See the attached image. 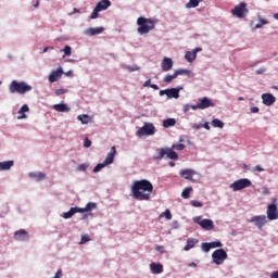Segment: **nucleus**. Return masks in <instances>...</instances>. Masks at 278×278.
<instances>
[{"instance_id":"obj_62","label":"nucleus","mask_w":278,"mask_h":278,"mask_svg":"<svg viewBox=\"0 0 278 278\" xmlns=\"http://www.w3.org/2000/svg\"><path fill=\"white\" fill-rule=\"evenodd\" d=\"M264 71H266L265 68H261V70H257L256 73L257 75H262V73H264Z\"/></svg>"},{"instance_id":"obj_46","label":"nucleus","mask_w":278,"mask_h":278,"mask_svg":"<svg viewBox=\"0 0 278 278\" xmlns=\"http://www.w3.org/2000/svg\"><path fill=\"white\" fill-rule=\"evenodd\" d=\"M126 71H129V73H134L135 71H140V67L138 65L135 66H125Z\"/></svg>"},{"instance_id":"obj_12","label":"nucleus","mask_w":278,"mask_h":278,"mask_svg":"<svg viewBox=\"0 0 278 278\" xmlns=\"http://www.w3.org/2000/svg\"><path fill=\"white\" fill-rule=\"evenodd\" d=\"M179 175L182 179H187L188 181H197V179H199V174L193 169H181Z\"/></svg>"},{"instance_id":"obj_4","label":"nucleus","mask_w":278,"mask_h":278,"mask_svg":"<svg viewBox=\"0 0 278 278\" xmlns=\"http://www.w3.org/2000/svg\"><path fill=\"white\" fill-rule=\"evenodd\" d=\"M159 155L156 160H162L163 157H168V160H179V154L173 150V148H161L157 150Z\"/></svg>"},{"instance_id":"obj_43","label":"nucleus","mask_w":278,"mask_h":278,"mask_svg":"<svg viewBox=\"0 0 278 278\" xmlns=\"http://www.w3.org/2000/svg\"><path fill=\"white\" fill-rule=\"evenodd\" d=\"M172 149H176V151H184L186 149V144L182 143H176L172 146Z\"/></svg>"},{"instance_id":"obj_19","label":"nucleus","mask_w":278,"mask_h":278,"mask_svg":"<svg viewBox=\"0 0 278 278\" xmlns=\"http://www.w3.org/2000/svg\"><path fill=\"white\" fill-rule=\"evenodd\" d=\"M262 99H263V104L267 106L273 105L275 101H277V98H275V96H273L271 93H263Z\"/></svg>"},{"instance_id":"obj_31","label":"nucleus","mask_w":278,"mask_h":278,"mask_svg":"<svg viewBox=\"0 0 278 278\" xmlns=\"http://www.w3.org/2000/svg\"><path fill=\"white\" fill-rule=\"evenodd\" d=\"M25 112H29V106L27 104H24L20 111L18 114H21V116H18L17 118H27V115H25Z\"/></svg>"},{"instance_id":"obj_44","label":"nucleus","mask_w":278,"mask_h":278,"mask_svg":"<svg viewBox=\"0 0 278 278\" xmlns=\"http://www.w3.org/2000/svg\"><path fill=\"white\" fill-rule=\"evenodd\" d=\"M90 235H84L80 239V244H86V242H90Z\"/></svg>"},{"instance_id":"obj_9","label":"nucleus","mask_w":278,"mask_h":278,"mask_svg":"<svg viewBox=\"0 0 278 278\" xmlns=\"http://www.w3.org/2000/svg\"><path fill=\"white\" fill-rule=\"evenodd\" d=\"M153 134H155V126L149 123H146L143 127L137 130L138 138H142V136H153Z\"/></svg>"},{"instance_id":"obj_50","label":"nucleus","mask_w":278,"mask_h":278,"mask_svg":"<svg viewBox=\"0 0 278 278\" xmlns=\"http://www.w3.org/2000/svg\"><path fill=\"white\" fill-rule=\"evenodd\" d=\"M78 170H81V172L88 170V165L87 164H80L78 166Z\"/></svg>"},{"instance_id":"obj_5","label":"nucleus","mask_w":278,"mask_h":278,"mask_svg":"<svg viewBox=\"0 0 278 278\" xmlns=\"http://www.w3.org/2000/svg\"><path fill=\"white\" fill-rule=\"evenodd\" d=\"M110 5H112V2L110 0H101L97 3L96 8L93 9L90 18H99V12L108 10Z\"/></svg>"},{"instance_id":"obj_1","label":"nucleus","mask_w":278,"mask_h":278,"mask_svg":"<svg viewBox=\"0 0 278 278\" xmlns=\"http://www.w3.org/2000/svg\"><path fill=\"white\" fill-rule=\"evenodd\" d=\"M153 184L147 179L136 180L131 186V197L137 201H150Z\"/></svg>"},{"instance_id":"obj_51","label":"nucleus","mask_w":278,"mask_h":278,"mask_svg":"<svg viewBox=\"0 0 278 278\" xmlns=\"http://www.w3.org/2000/svg\"><path fill=\"white\" fill-rule=\"evenodd\" d=\"M66 90L65 89H56L55 94L56 97H60L61 94H65Z\"/></svg>"},{"instance_id":"obj_32","label":"nucleus","mask_w":278,"mask_h":278,"mask_svg":"<svg viewBox=\"0 0 278 278\" xmlns=\"http://www.w3.org/2000/svg\"><path fill=\"white\" fill-rule=\"evenodd\" d=\"M77 121H80L83 125H88V123H90V116L86 114L78 115Z\"/></svg>"},{"instance_id":"obj_53","label":"nucleus","mask_w":278,"mask_h":278,"mask_svg":"<svg viewBox=\"0 0 278 278\" xmlns=\"http://www.w3.org/2000/svg\"><path fill=\"white\" fill-rule=\"evenodd\" d=\"M155 251H159L160 253H164V247L163 245H156Z\"/></svg>"},{"instance_id":"obj_11","label":"nucleus","mask_w":278,"mask_h":278,"mask_svg":"<svg viewBox=\"0 0 278 278\" xmlns=\"http://www.w3.org/2000/svg\"><path fill=\"white\" fill-rule=\"evenodd\" d=\"M277 198L273 199V203L267 206V218L269 220H277L278 218V208H277Z\"/></svg>"},{"instance_id":"obj_45","label":"nucleus","mask_w":278,"mask_h":278,"mask_svg":"<svg viewBox=\"0 0 278 278\" xmlns=\"http://www.w3.org/2000/svg\"><path fill=\"white\" fill-rule=\"evenodd\" d=\"M61 51H63L64 55H71L73 49L71 48V46H65L64 49H62Z\"/></svg>"},{"instance_id":"obj_21","label":"nucleus","mask_w":278,"mask_h":278,"mask_svg":"<svg viewBox=\"0 0 278 278\" xmlns=\"http://www.w3.org/2000/svg\"><path fill=\"white\" fill-rule=\"evenodd\" d=\"M161 68L162 71H164V73H167V71H170L173 68V59L164 58L161 63Z\"/></svg>"},{"instance_id":"obj_33","label":"nucleus","mask_w":278,"mask_h":278,"mask_svg":"<svg viewBox=\"0 0 278 278\" xmlns=\"http://www.w3.org/2000/svg\"><path fill=\"white\" fill-rule=\"evenodd\" d=\"M203 0H189V2L186 4V8L192 9V8H199V3H202Z\"/></svg>"},{"instance_id":"obj_17","label":"nucleus","mask_w":278,"mask_h":278,"mask_svg":"<svg viewBox=\"0 0 278 278\" xmlns=\"http://www.w3.org/2000/svg\"><path fill=\"white\" fill-rule=\"evenodd\" d=\"M114 157H116V146H113L110 152L106 154V157L104 160L106 166H110V164H114Z\"/></svg>"},{"instance_id":"obj_29","label":"nucleus","mask_w":278,"mask_h":278,"mask_svg":"<svg viewBox=\"0 0 278 278\" xmlns=\"http://www.w3.org/2000/svg\"><path fill=\"white\" fill-rule=\"evenodd\" d=\"M29 177L36 179V181H42V179L47 178V175H45V173H30Z\"/></svg>"},{"instance_id":"obj_30","label":"nucleus","mask_w":278,"mask_h":278,"mask_svg":"<svg viewBox=\"0 0 278 278\" xmlns=\"http://www.w3.org/2000/svg\"><path fill=\"white\" fill-rule=\"evenodd\" d=\"M175 125H177V121L175 118H167L163 121V127H165V129H168V127H175Z\"/></svg>"},{"instance_id":"obj_64","label":"nucleus","mask_w":278,"mask_h":278,"mask_svg":"<svg viewBox=\"0 0 278 278\" xmlns=\"http://www.w3.org/2000/svg\"><path fill=\"white\" fill-rule=\"evenodd\" d=\"M49 49H53V47H46L42 51V53H47V51H49Z\"/></svg>"},{"instance_id":"obj_28","label":"nucleus","mask_w":278,"mask_h":278,"mask_svg":"<svg viewBox=\"0 0 278 278\" xmlns=\"http://www.w3.org/2000/svg\"><path fill=\"white\" fill-rule=\"evenodd\" d=\"M14 166V161L0 162V170H10Z\"/></svg>"},{"instance_id":"obj_7","label":"nucleus","mask_w":278,"mask_h":278,"mask_svg":"<svg viewBox=\"0 0 278 278\" xmlns=\"http://www.w3.org/2000/svg\"><path fill=\"white\" fill-rule=\"evenodd\" d=\"M231 14L237 18H247V14H249V9H247V3L241 2L239 5H236L231 10Z\"/></svg>"},{"instance_id":"obj_35","label":"nucleus","mask_w":278,"mask_h":278,"mask_svg":"<svg viewBox=\"0 0 278 278\" xmlns=\"http://www.w3.org/2000/svg\"><path fill=\"white\" fill-rule=\"evenodd\" d=\"M264 25H268V21L264 20L258 15V23L255 25V29H262Z\"/></svg>"},{"instance_id":"obj_2","label":"nucleus","mask_w":278,"mask_h":278,"mask_svg":"<svg viewBox=\"0 0 278 278\" xmlns=\"http://www.w3.org/2000/svg\"><path fill=\"white\" fill-rule=\"evenodd\" d=\"M155 23H157V21L153 20V18H147V17H138L137 20V25L139 26L137 28L138 34L144 35V34H149V31H153V29H155Z\"/></svg>"},{"instance_id":"obj_41","label":"nucleus","mask_w":278,"mask_h":278,"mask_svg":"<svg viewBox=\"0 0 278 278\" xmlns=\"http://www.w3.org/2000/svg\"><path fill=\"white\" fill-rule=\"evenodd\" d=\"M201 249L204 253H210V251L212 250V248L210 247V243L208 242H203L201 244Z\"/></svg>"},{"instance_id":"obj_22","label":"nucleus","mask_w":278,"mask_h":278,"mask_svg":"<svg viewBox=\"0 0 278 278\" xmlns=\"http://www.w3.org/2000/svg\"><path fill=\"white\" fill-rule=\"evenodd\" d=\"M81 214V211L79 210V207H72L68 212L63 214V218L68 219V218H73V216H75V214Z\"/></svg>"},{"instance_id":"obj_57","label":"nucleus","mask_w":278,"mask_h":278,"mask_svg":"<svg viewBox=\"0 0 278 278\" xmlns=\"http://www.w3.org/2000/svg\"><path fill=\"white\" fill-rule=\"evenodd\" d=\"M189 268H197V263L192 262L188 264Z\"/></svg>"},{"instance_id":"obj_23","label":"nucleus","mask_w":278,"mask_h":278,"mask_svg":"<svg viewBox=\"0 0 278 278\" xmlns=\"http://www.w3.org/2000/svg\"><path fill=\"white\" fill-rule=\"evenodd\" d=\"M52 108L55 112H71V108L66 103L54 104Z\"/></svg>"},{"instance_id":"obj_52","label":"nucleus","mask_w":278,"mask_h":278,"mask_svg":"<svg viewBox=\"0 0 278 278\" xmlns=\"http://www.w3.org/2000/svg\"><path fill=\"white\" fill-rule=\"evenodd\" d=\"M250 110H251L252 114H257L260 112V108H257V106H252Z\"/></svg>"},{"instance_id":"obj_18","label":"nucleus","mask_w":278,"mask_h":278,"mask_svg":"<svg viewBox=\"0 0 278 278\" xmlns=\"http://www.w3.org/2000/svg\"><path fill=\"white\" fill-rule=\"evenodd\" d=\"M150 270L153 275H162L164 273V265L162 263H151Z\"/></svg>"},{"instance_id":"obj_40","label":"nucleus","mask_w":278,"mask_h":278,"mask_svg":"<svg viewBox=\"0 0 278 278\" xmlns=\"http://www.w3.org/2000/svg\"><path fill=\"white\" fill-rule=\"evenodd\" d=\"M106 166H108V164H105V162L99 163V164L93 168V173H100V170H103V168H105Z\"/></svg>"},{"instance_id":"obj_39","label":"nucleus","mask_w":278,"mask_h":278,"mask_svg":"<svg viewBox=\"0 0 278 278\" xmlns=\"http://www.w3.org/2000/svg\"><path fill=\"white\" fill-rule=\"evenodd\" d=\"M174 74L176 77H179V75H190V70H176Z\"/></svg>"},{"instance_id":"obj_14","label":"nucleus","mask_w":278,"mask_h":278,"mask_svg":"<svg viewBox=\"0 0 278 278\" xmlns=\"http://www.w3.org/2000/svg\"><path fill=\"white\" fill-rule=\"evenodd\" d=\"M14 238L20 242H25L26 240H29V233L25 229H20L15 231Z\"/></svg>"},{"instance_id":"obj_25","label":"nucleus","mask_w":278,"mask_h":278,"mask_svg":"<svg viewBox=\"0 0 278 278\" xmlns=\"http://www.w3.org/2000/svg\"><path fill=\"white\" fill-rule=\"evenodd\" d=\"M104 30H105V28H103V27L88 28V29L86 30V34H87L88 36H97V35H99V34H103Z\"/></svg>"},{"instance_id":"obj_54","label":"nucleus","mask_w":278,"mask_h":278,"mask_svg":"<svg viewBox=\"0 0 278 278\" xmlns=\"http://www.w3.org/2000/svg\"><path fill=\"white\" fill-rule=\"evenodd\" d=\"M164 94H166V97H168V89H164L160 91V96L164 97Z\"/></svg>"},{"instance_id":"obj_8","label":"nucleus","mask_w":278,"mask_h":278,"mask_svg":"<svg viewBox=\"0 0 278 278\" xmlns=\"http://www.w3.org/2000/svg\"><path fill=\"white\" fill-rule=\"evenodd\" d=\"M253 182H251V180H249L248 178H241L237 181H235L233 184L230 185L231 190H233V192H238L240 190H244V188H250V186H252Z\"/></svg>"},{"instance_id":"obj_49","label":"nucleus","mask_w":278,"mask_h":278,"mask_svg":"<svg viewBox=\"0 0 278 278\" xmlns=\"http://www.w3.org/2000/svg\"><path fill=\"white\" fill-rule=\"evenodd\" d=\"M253 173H264V168H262V166L256 165L255 167H253Z\"/></svg>"},{"instance_id":"obj_3","label":"nucleus","mask_w":278,"mask_h":278,"mask_svg":"<svg viewBox=\"0 0 278 278\" xmlns=\"http://www.w3.org/2000/svg\"><path fill=\"white\" fill-rule=\"evenodd\" d=\"M9 90L11 94L18 92V94H25L26 92H30L31 86L27 85V83H18L16 80H12L11 85L9 86Z\"/></svg>"},{"instance_id":"obj_38","label":"nucleus","mask_w":278,"mask_h":278,"mask_svg":"<svg viewBox=\"0 0 278 278\" xmlns=\"http://www.w3.org/2000/svg\"><path fill=\"white\" fill-rule=\"evenodd\" d=\"M161 218L165 217L166 220H172L173 219V214L170 213V210H166L160 215Z\"/></svg>"},{"instance_id":"obj_15","label":"nucleus","mask_w":278,"mask_h":278,"mask_svg":"<svg viewBox=\"0 0 278 278\" xmlns=\"http://www.w3.org/2000/svg\"><path fill=\"white\" fill-rule=\"evenodd\" d=\"M203 51L202 48H195L192 51H187L185 54V59L187 60V62H194V60H197V54L199 52Z\"/></svg>"},{"instance_id":"obj_47","label":"nucleus","mask_w":278,"mask_h":278,"mask_svg":"<svg viewBox=\"0 0 278 278\" xmlns=\"http://www.w3.org/2000/svg\"><path fill=\"white\" fill-rule=\"evenodd\" d=\"M84 147H85V149H90V147H92V141L90 139L86 138L84 141Z\"/></svg>"},{"instance_id":"obj_34","label":"nucleus","mask_w":278,"mask_h":278,"mask_svg":"<svg viewBox=\"0 0 278 278\" xmlns=\"http://www.w3.org/2000/svg\"><path fill=\"white\" fill-rule=\"evenodd\" d=\"M212 125L218 129H223V127H225V123H223V121L218 119V118H214L212 121Z\"/></svg>"},{"instance_id":"obj_20","label":"nucleus","mask_w":278,"mask_h":278,"mask_svg":"<svg viewBox=\"0 0 278 278\" xmlns=\"http://www.w3.org/2000/svg\"><path fill=\"white\" fill-rule=\"evenodd\" d=\"M63 73L64 72L62 71V67H60L56 71L51 72V74L49 75L50 84H55V81H58L60 79V77H62Z\"/></svg>"},{"instance_id":"obj_6","label":"nucleus","mask_w":278,"mask_h":278,"mask_svg":"<svg viewBox=\"0 0 278 278\" xmlns=\"http://www.w3.org/2000/svg\"><path fill=\"white\" fill-rule=\"evenodd\" d=\"M227 257H228L227 251H225L224 249L215 250L212 253L213 264H216L217 266H220V264H224Z\"/></svg>"},{"instance_id":"obj_42","label":"nucleus","mask_w":278,"mask_h":278,"mask_svg":"<svg viewBox=\"0 0 278 278\" xmlns=\"http://www.w3.org/2000/svg\"><path fill=\"white\" fill-rule=\"evenodd\" d=\"M208 245L211 247V249H218L223 247V243L220 241H212V242H208Z\"/></svg>"},{"instance_id":"obj_63","label":"nucleus","mask_w":278,"mask_h":278,"mask_svg":"<svg viewBox=\"0 0 278 278\" xmlns=\"http://www.w3.org/2000/svg\"><path fill=\"white\" fill-rule=\"evenodd\" d=\"M191 110H199V102L197 103V105H191Z\"/></svg>"},{"instance_id":"obj_27","label":"nucleus","mask_w":278,"mask_h":278,"mask_svg":"<svg viewBox=\"0 0 278 278\" xmlns=\"http://www.w3.org/2000/svg\"><path fill=\"white\" fill-rule=\"evenodd\" d=\"M179 97V89L170 88L167 89V99H177Z\"/></svg>"},{"instance_id":"obj_61","label":"nucleus","mask_w":278,"mask_h":278,"mask_svg":"<svg viewBox=\"0 0 278 278\" xmlns=\"http://www.w3.org/2000/svg\"><path fill=\"white\" fill-rule=\"evenodd\" d=\"M40 5V0H36V2L33 4L34 8H38Z\"/></svg>"},{"instance_id":"obj_24","label":"nucleus","mask_w":278,"mask_h":278,"mask_svg":"<svg viewBox=\"0 0 278 278\" xmlns=\"http://www.w3.org/2000/svg\"><path fill=\"white\" fill-rule=\"evenodd\" d=\"M199 243L198 239L189 238L187 240V244L184 248V251H190V249H194V247Z\"/></svg>"},{"instance_id":"obj_10","label":"nucleus","mask_w":278,"mask_h":278,"mask_svg":"<svg viewBox=\"0 0 278 278\" xmlns=\"http://www.w3.org/2000/svg\"><path fill=\"white\" fill-rule=\"evenodd\" d=\"M193 222L200 225L205 231L214 230V222L212 219H201V216L194 217Z\"/></svg>"},{"instance_id":"obj_26","label":"nucleus","mask_w":278,"mask_h":278,"mask_svg":"<svg viewBox=\"0 0 278 278\" xmlns=\"http://www.w3.org/2000/svg\"><path fill=\"white\" fill-rule=\"evenodd\" d=\"M79 210H80V214H84L86 212H92V210H97V203L89 202L87 203L86 207L84 208L79 207Z\"/></svg>"},{"instance_id":"obj_16","label":"nucleus","mask_w":278,"mask_h":278,"mask_svg":"<svg viewBox=\"0 0 278 278\" xmlns=\"http://www.w3.org/2000/svg\"><path fill=\"white\" fill-rule=\"evenodd\" d=\"M198 104L199 110H207V108H214V102H212L207 97L200 99Z\"/></svg>"},{"instance_id":"obj_48","label":"nucleus","mask_w":278,"mask_h":278,"mask_svg":"<svg viewBox=\"0 0 278 278\" xmlns=\"http://www.w3.org/2000/svg\"><path fill=\"white\" fill-rule=\"evenodd\" d=\"M191 205H192V207H201L203 205V203L199 202L197 200H192Z\"/></svg>"},{"instance_id":"obj_58","label":"nucleus","mask_w":278,"mask_h":278,"mask_svg":"<svg viewBox=\"0 0 278 278\" xmlns=\"http://www.w3.org/2000/svg\"><path fill=\"white\" fill-rule=\"evenodd\" d=\"M150 88H152L153 90H160V87L157 85H150Z\"/></svg>"},{"instance_id":"obj_55","label":"nucleus","mask_w":278,"mask_h":278,"mask_svg":"<svg viewBox=\"0 0 278 278\" xmlns=\"http://www.w3.org/2000/svg\"><path fill=\"white\" fill-rule=\"evenodd\" d=\"M143 86L144 88H149V86L151 87V79L146 80Z\"/></svg>"},{"instance_id":"obj_36","label":"nucleus","mask_w":278,"mask_h":278,"mask_svg":"<svg viewBox=\"0 0 278 278\" xmlns=\"http://www.w3.org/2000/svg\"><path fill=\"white\" fill-rule=\"evenodd\" d=\"M191 192H192V187H187L186 189H184V191L181 192L182 199H190Z\"/></svg>"},{"instance_id":"obj_59","label":"nucleus","mask_w":278,"mask_h":278,"mask_svg":"<svg viewBox=\"0 0 278 278\" xmlns=\"http://www.w3.org/2000/svg\"><path fill=\"white\" fill-rule=\"evenodd\" d=\"M270 278H278V270H277V271H274V273L270 275Z\"/></svg>"},{"instance_id":"obj_37","label":"nucleus","mask_w":278,"mask_h":278,"mask_svg":"<svg viewBox=\"0 0 278 278\" xmlns=\"http://www.w3.org/2000/svg\"><path fill=\"white\" fill-rule=\"evenodd\" d=\"M173 79H177V75L174 73L173 75L167 74L164 78L163 81L165 84H170V81H173Z\"/></svg>"},{"instance_id":"obj_60","label":"nucleus","mask_w":278,"mask_h":278,"mask_svg":"<svg viewBox=\"0 0 278 278\" xmlns=\"http://www.w3.org/2000/svg\"><path fill=\"white\" fill-rule=\"evenodd\" d=\"M190 109H191V105H190V104H186V105H185V112H189Z\"/></svg>"},{"instance_id":"obj_56","label":"nucleus","mask_w":278,"mask_h":278,"mask_svg":"<svg viewBox=\"0 0 278 278\" xmlns=\"http://www.w3.org/2000/svg\"><path fill=\"white\" fill-rule=\"evenodd\" d=\"M56 278H62V269H59L56 273H55V276Z\"/></svg>"},{"instance_id":"obj_13","label":"nucleus","mask_w":278,"mask_h":278,"mask_svg":"<svg viewBox=\"0 0 278 278\" xmlns=\"http://www.w3.org/2000/svg\"><path fill=\"white\" fill-rule=\"evenodd\" d=\"M248 223H256V227L258 229H263L264 225H266V217L265 215L253 216L251 219L248 220Z\"/></svg>"}]
</instances>
